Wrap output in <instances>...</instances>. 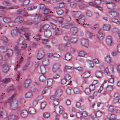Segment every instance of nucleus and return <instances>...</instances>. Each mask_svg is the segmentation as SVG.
Listing matches in <instances>:
<instances>
[{
  "label": "nucleus",
  "mask_w": 120,
  "mask_h": 120,
  "mask_svg": "<svg viewBox=\"0 0 120 120\" xmlns=\"http://www.w3.org/2000/svg\"><path fill=\"white\" fill-rule=\"evenodd\" d=\"M28 30V28H24L22 26L20 30L17 29L16 30H12L11 32V34L12 36H14L16 35V31L19 34H21L22 32H25L27 31Z\"/></svg>",
  "instance_id": "obj_1"
},
{
  "label": "nucleus",
  "mask_w": 120,
  "mask_h": 120,
  "mask_svg": "<svg viewBox=\"0 0 120 120\" xmlns=\"http://www.w3.org/2000/svg\"><path fill=\"white\" fill-rule=\"evenodd\" d=\"M61 65L58 63H55L53 65L52 70L54 73H56L58 72L59 73L61 72V70L60 69Z\"/></svg>",
  "instance_id": "obj_2"
},
{
  "label": "nucleus",
  "mask_w": 120,
  "mask_h": 120,
  "mask_svg": "<svg viewBox=\"0 0 120 120\" xmlns=\"http://www.w3.org/2000/svg\"><path fill=\"white\" fill-rule=\"evenodd\" d=\"M105 36L104 34L101 30H100L98 31L97 35V38L100 40H102Z\"/></svg>",
  "instance_id": "obj_3"
},
{
  "label": "nucleus",
  "mask_w": 120,
  "mask_h": 120,
  "mask_svg": "<svg viewBox=\"0 0 120 120\" xmlns=\"http://www.w3.org/2000/svg\"><path fill=\"white\" fill-rule=\"evenodd\" d=\"M24 41V39L23 37H21L19 38V40L18 42V44L21 45V48L22 49H25L27 47V44H24L23 41Z\"/></svg>",
  "instance_id": "obj_4"
},
{
  "label": "nucleus",
  "mask_w": 120,
  "mask_h": 120,
  "mask_svg": "<svg viewBox=\"0 0 120 120\" xmlns=\"http://www.w3.org/2000/svg\"><path fill=\"white\" fill-rule=\"evenodd\" d=\"M81 44L83 46L87 48L89 45L88 39L84 38H82L81 40Z\"/></svg>",
  "instance_id": "obj_5"
},
{
  "label": "nucleus",
  "mask_w": 120,
  "mask_h": 120,
  "mask_svg": "<svg viewBox=\"0 0 120 120\" xmlns=\"http://www.w3.org/2000/svg\"><path fill=\"white\" fill-rule=\"evenodd\" d=\"M76 20L78 23L79 24L82 25L85 21V18L83 15H81L78 18V19H76Z\"/></svg>",
  "instance_id": "obj_6"
},
{
  "label": "nucleus",
  "mask_w": 120,
  "mask_h": 120,
  "mask_svg": "<svg viewBox=\"0 0 120 120\" xmlns=\"http://www.w3.org/2000/svg\"><path fill=\"white\" fill-rule=\"evenodd\" d=\"M105 4L108 8L109 9H114L116 6V4L112 2L106 3Z\"/></svg>",
  "instance_id": "obj_7"
},
{
  "label": "nucleus",
  "mask_w": 120,
  "mask_h": 120,
  "mask_svg": "<svg viewBox=\"0 0 120 120\" xmlns=\"http://www.w3.org/2000/svg\"><path fill=\"white\" fill-rule=\"evenodd\" d=\"M45 53L44 51L42 50L38 51L37 55V58L38 60H40L44 56Z\"/></svg>",
  "instance_id": "obj_8"
},
{
  "label": "nucleus",
  "mask_w": 120,
  "mask_h": 120,
  "mask_svg": "<svg viewBox=\"0 0 120 120\" xmlns=\"http://www.w3.org/2000/svg\"><path fill=\"white\" fill-rule=\"evenodd\" d=\"M108 13L112 17H117L119 16V13L114 11H111L108 12Z\"/></svg>",
  "instance_id": "obj_9"
},
{
  "label": "nucleus",
  "mask_w": 120,
  "mask_h": 120,
  "mask_svg": "<svg viewBox=\"0 0 120 120\" xmlns=\"http://www.w3.org/2000/svg\"><path fill=\"white\" fill-rule=\"evenodd\" d=\"M111 25L108 23H105L103 24L102 28L104 31H108L111 29Z\"/></svg>",
  "instance_id": "obj_10"
},
{
  "label": "nucleus",
  "mask_w": 120,
  "mask_h": 120,
  "mask_svg": "<svg viewBox=\"0 0 120 120\" xmlns=\"http://www.w3.org/2000/svg\"><path fill=\"white\" fill-rule=\"evenodd\" d=\"M13 51L11 49H8L7 51V53L5 54V58L6 59H8L11 57L12 55Z\"/></svg>",
  "instance_id": "obj_11"
},
{
  "label": "nucleus",
  "mask_w": 120,
  "mask_h": 120,
  "mask_svg": "<svg viewBox=\"0 0 120 120\" xmlns=\"http://www.w3.org/2000/svg\"><path fill=\"white\" fill-rule=\"evenodd\" d=\"M106 41L108 45H111L112 42V37L110 36H108L106 38Z\"/></svg>",
  "instance_id": "obj_12"
},
{
  "label": "nucleus",
  "mask_w": 120,
  "mask_h": 120,
  "mask_svg": "<svg viewBox=\"0 0 120 120\" xmlns=\"http://www.w3.org/2000/svg\"><path fill=\"white\" fill-rule=\"evenodd\" d=\"M62 93V90L60 89H57L55 92V96L57 97L61 96Z\"/></svg>",
  "instance_id": "obj_13"
},
{
  "label": "nucleus",
  "mask_w": 120,
  "mask_h": 120,
  "mask_svg": "<svg viewBox=\"0 0 120 120\" xmlns=\"http://www.w3.org/2000/svg\"><path fill=\"white\" fill-rule=\"evenodd\" d=\"M31 80L30 79H27L26 80L23 84L24 87L27 88L29 86V84L31 82Z\"/></svg>",
  "instance_id": "obj_14"
},
{
  "label": "nucleus",
  "mask_w": 120,
  "mask_h": 120,
  "mask_svg": "<svg viewBox=\"0 0 120 120\" xmlns=\"http://www.w3.org/2000/svg\"><path fill=\"white\" fill-rule=\"evenodd\" d=\"M28 112L26 110H23L21 112L20 115L21 116L23 117H25L27 116L28 115Z\"/></svg>",
  "instance_id": "obj_15"
},
{
  "label": "nucleus",
  "mask_w": 120,
  "mask_h": 120,
  "mask_svg": "<svg viewBox=\"0 0 120 120\" xmlns=\"http://www.w3.org/2000/svg\"><path fill=\"white\" fill-rule=\"evenodd\" d=\"M44 34L45 37L48 38L51 36L52 33L50 30H48L44 32Z\"/></svg>",
  "instance_id": "obj_16"
},
{
  "label": "nucleus",
  "mask_w": 120,
  "mask_h": 120,
  "mask_svg": "<svg viewBox=\"0 0 120 120\" xmlns=\"http://www.w3.org/2000/svg\"><path fill=\"white\" fill-rule=\"evenodd\" d=\"M82 77L83 78H87L90 76V72H86L83 73L81 75Z\"/></svg>",
  "instance_id": "obj_17"
},
{
  "label": "nucleus",
  "mask_w": 120,
  "mask_h": 120,
  "mask_svg": "<svg viewBox=\"0 0 120 120\" xmlns=\"http://www.w3.org/2000/svg\"><path fill=\"white\" fill-rule=\"evenodd\" d=\"M33 96V94L31 92H28L25 94V97L26 98H31Z\"/></svg>",
  "instance_id": "obj_18"
},
{
  "label": "nucleus",
  "mask_w": 120,
  "mask_h": 120,
  "mask_svg": "<svg viewBox=\"0 0 120 120\" xmlns=\"http://www.w3.org/2000/svg\"><path fill=\"white\" fill-rule=\"evenodd\" d=\"M1 65L3 66L2 69V71L3 72L5 73L8 71V67L6 65L5 63L4 64H1Z\"/></svg>",
  "instance_id": "obj_19"
},
{
  "label": "nucleus",
  "mask_w": 120,
  "mask_h": 120,
  "mask_svg": "<svg viewBox=\"0 0 120 120\" xmlns=\"http://www.w3.org/2000/svg\"><path fill=\"white\" fill-rule=\"evenodd\" d=\"M72 12H73V14L74 16H75L76 17L78 18H79L80 15H82L81 14V12L79 11H73Z\"/></svg>",
  "instance_id": "obj_20"
},
{
  "label": "nucleus",
  "mask_w": 120,
  "mask_h": 120,
  "mask_svg": "<svg viewBox=\"0 0 120 120\" xmlns=\"http://www.w3.org/2000/svg\"><path fill=\"white\" fill-rule=\"evenodd\" d=\"M17 116L14 115L12 114L10 115L8 117L9 120H17Z\"/></svg>",
  "instance_id": "obj_21"
},
{
  "label": "nucleus",
  "mask_w": 120,
  "mask_h": 120,
  "mask_svg": "<svg viewBox=\"0 0 120 120\" xmlns=\"http://www.w3.org/2000/svg\"><path fill=\"white\" fill-rule=\"evenodd\" d=\"M87 53L86 52L83 51H81L78 53V56L80 57H84L86 55Z\"/></svg>",
  "instance_id": "obj_22"
},
{
  "label": "nucleus",
  "mask_w": 120,
  "mask_h": 120,
  "mask_svg": "<svg viewBox=\"0 0 120 120\" xmlns=\"http://www.w3.org/2000/svg\"><path fill=\"white\" fill-rule=\"evenodd\" d=\"M18 104L17 103L12 102L11 104V107L12 110H15L17 108Z\"/></svg>",
  "instance_id": "obj_23"
},
{
  "label": "nucleus",
  "mask_w": 120,
  "mask_h": 120,
  "mask_svg": "<svg viewBox=\"0 0 120 120\" xmlns=\"http://www.w3.org/2000/svg\"><path fill=\"white\" fill-rule=\"evenodd\" d=\"M53 83V80L51 78L49 79H48L47 81V85L49 86H51L52 84Z\"/></svg>",
  "instance_id": "obj_24"
},
{
  "label": "nucleus",
  "mask_w": 120,
  "mask_h": 120,
  "mask_svg": "<svg viewBox=\"0 0 120 120\" xmlns=\"http://www.w3.org/2000/svg\"><path fill=\"white\" fill-rule=\"evenodd\" d=\"M87 62L89 64V67L90 68H93L94 66V65L93 61L90 60H87Z\"/></svg>",
  "instance_id": "obj_25"
},
{
  "label": "nucleus",
  "mask_w": 120,
  "mask_h": 120,
  "mask_svg": "<svg viewBox=\"0 0 120 120\" xmlns=\"http://www.w3.org/2000/svg\"><path fill=\"white\" fill-rule=\"evenodd\" d=\"M105 61L107 63H110L112 62L111 57L109 55H107L105 57Z\"/></svg>",
  "instance_id": "obj_26"
},
{
  "label": "nucleus",
  "mask_w": 120,
  "mask_h": 120,
  "mask_svg": "<svg viewBox=\"0 0 120 120\" xmlns=\"http://www.w3.org/2000/svg\"><path fill=\"white\" fill-rule=\"evenodd\" d=\"M95 75L96 77L98 78H101L102 76V74L101 72L98 71H96Z\"/></svg>",
  "instance_id": "obj_27"
},
{
  "label": "nucleus",
  "mask_w": 120,
  "mask_h": 120,
  "mask_svg": "<svg viewBox=\"0 0 120 120\" xmlns=\"http://www.w3.org/2000/svg\"><path fill=\"white\" fill-rule=\"evenodd\" d=\"M113 89V87L112 86H107L106 89V91L108 92H110Z\"/></svg>",
  "instance_id": "obj_28"
},
{
  "label": "nucleus",
  "mask_w": 120,
  "mask_h": 120,
  "mask_svg": "<svg viewBox=\"0 0 120 120\" xmlns=\"http://www.w3.org/2000/svg\"><path fill=\"white\" fill-rule=\"evenodd\" d=\"M71 33L73 34H76L78 30L77 28L76 27H74L71 28Z\"/></svg>",
  "instance_id": "obj_29"
},
{
  "label": "nucleus",
  "mask_w": 120,
  "mask_h": 120,
  "mask_svg": "<svg viewBox=\"0 0 120 120\" xmlns=\"http://www.w3.org/2000/svg\"><path fill=\"white\" fill-rule=\"evenodd\" d=\"M71 55L69 53L66 54L64 56V58L66 60H69L71 59Z\"/></svg>",
  "instance_id": "obj_30"
},
{
  "label": "nucleus",
  "mask_w": 120,
  "mask_h": 120,
  "mask_svg": "<svg viewBox=\"0 0 120 120\" xmlns=\"http://www.w3.org/2000/svg\"><path fill=\"white\" fill-rule=\"evenodd\" d=\"M111 21L112 22L115 23L118 25H119L120 23V21L118 19L114 18L112 19L111 20Z\"/></svg>",
  "instance_id": "obj_31"
},
{
  "label": "nucleus",
  "mask_w": 120,
  "mask_h": 120,
  "mask_svg": "<svg viewBox=\"0 0 120 120\" xmlns=\"http://www.w3.org/2000/svg\"><path fill=\"white\" fill-rule=\"evenodd\" d=\"M29 112L30 114H34L35 113L36 111L34 108L31 107L29 109Z\"/></svg>",
  "instance_id": "obj_32"
},
{
  "label": "nucleus",
  "mask_w": 120,
  "mask_h": 120,
  "mask_svg": "<svg viewBox=\"0 0 120 120\" xmlns=\"http://www.w3.org/2000/svg\"><path fill=\"white\" fill-rule=\"evenodd\" d=\"M73 69V67L69 66L67 65H65L64 67L63 70L65 71L66 70H72Z\"/></svg>",
  "instance_id": "obj_33"
},
{
  "label": "nucleus",
  "mask_w": 120,
  "mask_h": 120,
  "mask_svg": "<svg viewBox=\"0 0 120 120\" xmlns=\"http://www.w3.org/2000/svg\"><path fill=\"white\" fill-rule=\"evenodd\" d=\"M42 63L44 65H47L49 63V60L47 59H45L42 61Z\"/></svg>",
  "instance_id": "obj_34"
},
{
  "label": "nucleus",
  "mask_w": 120,
  "mask_h": 120,
  "mask_svg": "<svg viewBox=\"0 0 120 120\" xmlns=\"http://www.w3.org/2000/svg\"><path fill=\"white\" fill-rule=\"evenodd\" d=\"M72 91V88L71 87H69L67 88L66 90V92L68 94L70 95Z\"/></svg>",
  "instance_id": "obj_35"
},
{
  "label": "nucleus",
  "mask_w": 120,
  "mask_h": 120,
  "mask_svg": "<svg viewBox=\"0 0 120 120\" xmlns=\"http://www.w3.org/2000/svg\"><path fill=\"white\" fill-rule=\"evenodd\" d=\"M78 38L77 37L72 38L69 40L71 43H74L78 41Z\"/></svg>",
  "instance_id": "obj_36"
},
{
  "label": "nucleus",
  "mask_w": 120,
  "mask_h": 120,
  "mask_svg": "<svg viewBox=\"0 0 120 120\" xmlns=\"http://www.w3.org/2000/svg\"><path fill=\"white\" fill-rule=\"evenodd\" d=\"M56 11L57 14L59 15H62L63 13V10L60 8L58 9V10H56Z\"/></svg>",
  "instance_id": "obj_37"
},
{
  "label": "nucleus",
  "mask_w": 120,
  "mask_h": 120,
  "mask_svg": "<svg viewBox=\"0 0 120 120\" xmlns=\"http://www.w3.org/2000/svg\"><path fill=\"white\" fill-rule=\"evenodd\" d=\"M39 80L41 81H44L46 79V77L44 75H41L39 78Z\"/></svg>",
  "instance_id": "obj_38"
},
{
  "label": "nucleus",
  "mask_w": 120,
  "mask_h": 120,
  "mask_svg": "<svg viewBox=\"0 0 120 120\" xmlns=\"http://www.w3.org/2000/svg\"><path fill=\"white\" fill-rule=\"evenodd\" d=\"M43 116L44 117L48 118L50 116V113L48 112H45L43 114Z\"/></svg>",
  "instance_id": "obj_39"
},
{
  "label": "nucleus",
  "mask_w": 120,
  "mask_h": 120,
  "mask_svg": "<svg viewBox=\"0 0 120 120\" xmlns=\"http://www.w3.org/2000/svg\"><path fill=\"white\" fill-rule=\"evenodd\" d=\"M64 78L66 80H69L71 78V75L68 74H65L64 76Z\"/></svg>",
  "instance_id": "obj_40"
},
{
  "label": "nucleus",
  "mask_w": 120,
  "mask_h": 120,
  "mask_svg": "<svg viewBox=\"0 0 120 120\" xmlns=\"http://www.w3.org/2000/svg\"><path fill=\"white\" fill-rule=\"evenodd\" d=\"M91 91L89 88H86L84 90V92L86 94L88 95L90 94Z\"/></svg>",
  "instance_id": "obj_41"
},
{
  "label": "nucleus",
  "mask_w": 120,
  "mask_h": 120,
  "mask_svg": "<svg viewBox=\"0 0 120 120\" xmlns=\"http://www.w3.org/2000/svg\"><path fill=\"white\" fill-rule=\"evenodd\" d=\"M1 40L3 41L4 44L7 43L8 41L7 38L4 37H2L1 38Z\"/></svg>",
  "instance_id": "obj_42"
},
{
  "label": "nucleus",
  "mask_w": 120,
  "mask_h": 120,
  "mask_svg": "<svg viewBox=\"0 0 120 120\" xmlns=\"http://www.w3.org/2000/svg\"><path fill=\"white\" fill-rule=\"evenodd\" d=\"M37 8V7L36 6H33L31 7H28L27 9L28 11H32L36 9Z\"/></svg>",
  "instance_id": "obj_43"
},
{
  "label": "nucleus",
  "mask_w": 120,
  "mask_h": 120,
  "mask_svg": "<svg viewBox=\"0 0 120 120\" xmlns=\"http://www.w3.org/2000/svg\"><path fill=\"white\" fill-rule=\"evenodd\" d=\"M114 110V107L112 105L109 106L108 108V110L109 112H113Z\"/></svg>",
  "instance_id": "obj_44"
},
{
  "label": "nucleus",
  "mask_w": 120,
  "mask_h": 120,
  "mask_svg": "<svg viewBox=\"0 0 120 120\" xmlns=\"http://www.w3.org/2000/svg\"><path fill=\"white\" fill-rule=\"evenodd\" d=\"M1 116L3 117H6L7 116V112L5 111H4L3 112H1Z\"/></svg>",
  "instance_id": "obj_45"
},
{
  "label": "nucleus",
  "mask_w": 120,
  "mask_h": 120,
  "mask_svg": "<svg viewBox=\"0 0 120 120\" xmlns=\"http://www.w3.org/2000/svg\"><path fill=\"white\" fill-rule=\"evenodd\" d=\"M41 72L42 74H45L46 72V69L45 67L42 66L40 67Z\"/></svg>",
  "instance_id": "obj_46"
},
{
  "label": "nucleus",
  "mask_w": 120,
  "mask_h": 120,
  "mask_svg": "<svg viewBox=\"0 0 120 120\" xmlns=\"http://www.w3.org/2000/svg\"><path fill=\"white\" fill-rule=\"evenodd\" d=\"M102 115L101 112L99 111H97L95 115L98 117H99L101 116Z\"/></svg>",
  "instance_id": "obj_47"
},
{
  "label": "nucleus",
  "mask_w": 120,
  "mask_h": 120,
  "mask_svg": "<svg viewBox=\"0 0 120 120\" xmlns=\"http://www.w3.org/2000/svg\"><path fill=\"white\" fill-rule=\"evenodd\" d=\"M3 20L5 22H10V19L9 18L4 17L3 18Z\"/></svg>",
  "instance_id": "obj_48"
},
{
  "label": "nucleus",
  "mask_w": 120,
  "mask_h": 120,
  "mask_svg": "<svg viewBox=\"0 0 120 120\" xmlns=\"http://www.w3.org/2000/svg\"><path fill=\"white\" fill-rule=\"evenodd\" d=\"M56 20L59 23H62L63 21V19L61 17H58L56 18Z\"/></svg>",
  "instance_id": "obj_49"
},
{
  "label": "nucleus",
  "mask_w": 120,
  "mask_h": 120,
  "mask_svg": "<svg viewBox=\"0 0 120 120\" xmlns=\"http://www.w3.org/2000/svg\"><path fill=\"white\" fill-rule=\"evenodd\" d=\"M49 27V25L46 24H44L43 26V29L45 30H47Z\"/></svg>",
  "instance_id": "obj_50"
},
{
  "label": "nucleus",
  "mask_w": 120,
  "mask_h": 120,
  "mask_svg": "<svg viewBox=\"0 0 120 120\" xmlns=\"http://www.w3.org/2000/svg\"><path fill=\"white\" fill-rule=\"evenodd\" d=\"M60 56L57 53H53V57L55 58H59L60 57Z\"/></svg>",
  "instance_id": "obj_51"
},
{
  "label": "nucleus",
  "mask_w": 120,
  "mask_h": 120,
  "mask_svg": "<svg viewBox=\"0 0 120 120\" xmlns=\"http://www.w3.org/2000/svg\"><path fill=\"white\" fill-rule=\"evenodd\" d=\"M88 112L85 111H83L82 113V116L84 117H87L88 115Z\"/></svg>",
  "instance_id": "obj_52"
},
{
  "label": "nucleus",
  "mask_w": 120,
  "mask_h": 120,
  "mask_svg": "<svg viewBox=\"0 0 120 120\" xmlns=\"http://www.w3.org/2000/svg\"><path fill=\"white\" fill-rule=\"evenodd\" d=\"M2 4L4 5V7H5V8L10 4V3L7 1H4L2 3Z\"/></svg>",
  "instance_id": "obj_53"
},
{
  "label": "nucleus",
  "mask_w": 120,
  "mask_h": 120,
  "mask_svg": "<svg viewBox=\"0 0 120 120\" xmlns=\"http://www.w3.org/2000/svg\"><path fill=\"white\" fill-rule=\"evenodd\" d=\"M110 119L111 120L115 119H116V116L114 114H111L110 116Z\"/></svg>",
  "instance_id": "obj_54"
},
{
  "label": "nucleus",
  "mask_w": 120,
  "mask_h": 120,
  "mask_svg": "<svg viewBox=\"0 0 120 120\" xmlns=\"http://www.w3.org/2000/svg\"><path fill=\"white\" fill-rule=\"evenodd\" d=\"M38 103V102L37 100H34L32 102V104L34 106H35Z\"/></svg>",
  "instance_id": "obj_55"
},
{
  "label": "nucleus",
  "mask_w": 120,
  "mask_h": 120,
  "mask_svg": "<svg viewBox=\"0 0 120 120\" xmlns=\"http://www.w3.org/2000/svg\"><path fill=\"white\" fill-rule=\"evenodd\" d=\"M86 33L88 35L89 37L90 38H92L95 36L93 34L87 31L86 32Z\"/></svg>",
  "instance_id": "obj_56"
},
{
  "label": "nucleus",
  "mask_w": 120,
  "mask_h": 120,
  "mask_svg": "<svg viewBox=\"0 0 120 120\" xmlns=\"http://www.w3.org/2000/svg\"><path fill=\"white\" fill-rule=\"evenodd\" d=\"M48 90V88L45 87L43 90L42 92V94H44L47 92Z\"/></svg>",
  "instance_id": "obj_57"
},
{
  "label": "nucleus",
  "mask_w": 120,
  "mask_h": 120,
  "mask_svg": "<svg viewBox=\"0 0 120 120\" xmlns=\"http://www.w3.org/2000/svg\"><path fill=\"white\" fill-rule=\"evenodd\" d=\"M57 29H58L56 30L55 33L56 35H58L61 34V30L58 29V28Z\"/></svg>",
  "instance_id": "obj_58"
},
{
  "label": "nucleus",
  "mask_w": 120,
  "mask_h": 120,
  "mask_svg": "<svg viewBox=\"0 0 120 120\" xmlns=\"http://www.w3.org/2000/svg\"><path fill=\"white\" fill-rule=\"evenodd\" d=\"M74 91L75 93L78 94L80 92L79 89L77 88H75L74 89Z\"/></svg>",
  "instance_id": "obj_59"
},
{
  "label": "nucleus",
  "mask_w": 120,
  "mask_h": 120,
  "mask_svg": "<svg viewBox=\"0 0 120 120\" xmlns=\"http://www.w3.org/2000/svg\"><path fill=\"white\" fill-rule=\"evenodd\" d=\"M16 95V94H14L11 97L9 98L8 100V101L9 102H11L12 101H13V98L15 97Z\"/></svg>",
  "instance_id": "obj_60"
},
{
  "label": "nucleus",
  "mask_w": 120,
  "mask_h": 120,
  "mask_svg": "<svg viewBox=\"0 0 120 120\" xmlns=\"http://www.w3.org/2000/svg\"><path fill=\"white\" fill-rule=\"evenodd\" d=\"M60 77L59 75L57 74L54 75L53 76V78L54 79H57L59 78Z\"/></svg>",
  "instance_id": "obj_61"
},
{
  "label": "nucleus",
  "mask_w": 120,
  "mask_h": 120,
  "mask_svg": "<svg viewBox=\"0 0 120 120\" xmlns=\"http://www.w3.org/2000/svg\"><path fill=\"white\" fill-rule=\"evenodd\" d=\"M61 80V83L63 85L65 84L67 82V80L65 78L62 79Z\"/></svg>",
  "instance_id": "obj_62"
},
{
  "label": "nucleus",
  "mask_w": 120,
  "mask_h": 120,
  "mask_svg": "<svg viewBox=\"0 0 120 120\" xmlns=\"http://www.w3.org/2000/svg\"><path fill=\"white\" fill-rule=\"evenodd\" d=\"M113 76L112 75L111 78L109 79L108 80V82L110 83H112L114 82Z\"/></svg>",
  "instance_id": "obj_63"
},
{
  "label": "nucleus",
  "mask_w": 120,
  "mask_h": 120,
  "mask_svg": "<svg viewBox=\"0 0 120 120\" xmlns=\"http://www.w3.org/2000/svg\"><path fill=\"white\" fill-rule=\"evenodd\" d=\"M86 15L88 17H90L92 15V13L91 11L89 10H87L86 12Z\"/></svg>",
  "instance_id": "obj_64"
}]
</instances>
